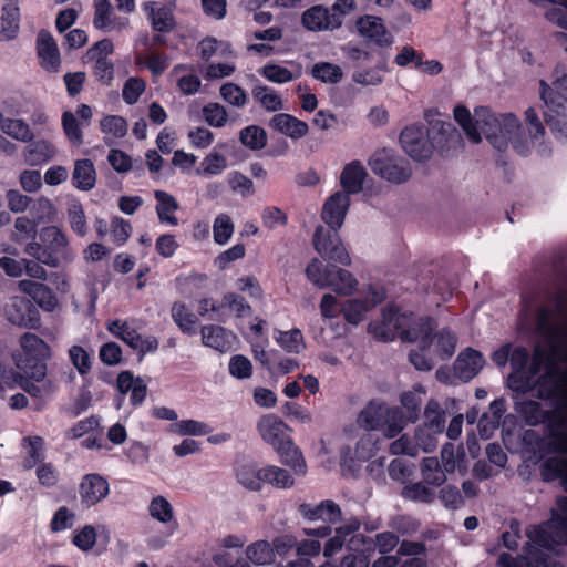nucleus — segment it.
<instances>
[{"instance_id": "f257e3e1", "label": "nucleus", "mask_w": 567, "mask_h": 567, "mask_svg": "<svg viewBox=\"0 0 567 567\" xmlns=\"http://www.w3.org/2000/svg\"><path fill=\"white\" fill-rule=\"evenodd\" d=\"M557 308L561 318L553 322H549V312L545 308L538 309L537 330L548 340L551 355L565 367H558L538 348L528 365L527 349L517 347L511 350L513 372L508 377V386L517 393L534 391L537 398L554 401L549 444L567 451V300H560Z\"/></svg>"}, {"instance_id": "f03ea898", "label": "nucleus", "mask_w": 567, "mask_h": 567, "mask_svg": "<svg viewBox=\"0 0 567 567\" xmlns=\"http://www.w3.org/2000/svg\"><path fill=\"white\" fill-rule=\"evenodd\" d=\"M453 115L472 143H480L484 135L498 151H505L511 145L520 156L528 155L533 148L540 155L549 153L544 143L545 128L534 106L525 111V128L516 115H495L485 106L476 107L474 114H471L465 105L457 104Z\"/></svg>"}, {"instance_id": "7ed1b4c3", "label": "nucleus", "mask_w": 567, "mask_h": 567, "mask_svg": "<svg viewBox=\"0 0 567 567\" xmlns=\"http://www.w3.org/2000/svg\"><path fill=\"white\" fill-rule=\"evenodd\" d=\"M550 421L546 446L558 455L546 456L539 464L540 477L544 482L559 481L566 495L556 498L555 507L548 522L529 526L526 536L533 543L549 548L553 545L567 544V451H559L550 446Z\"/></svg>"}, {"instance_id": "20e7f679", "label": "nucleus", "mask_w": 567, "mask_h": 567, "mask_svg": "<svg viewBox=\"0 0 567 567\" xmlns=\"http://www.w3.org/2000/svg\"><path fill=\"white\" fill-rule=\"evenodd\" d=\"M21 351L12 353V360L22 377L19 386L40 401L49 399L56 390L54 380L47 378V364L50 347L34 333L27 332L20 338Z\"/></svg>"}, {"instance_id": "39448f33", "label": "nucleus", "mask_w": 567, "mask_h": 567, "mask_svg": "<svg viewBox=\"0 0 567 567\" xmlns=\"http://www.w3.org/2000/svg\"><path fill=\"white\" fill-rule=\"evenodd\" d=\"M256 429L261 440L275 450L284 465L290 467L295 475H306L307 464L302 452L291 439V429L278 415H261Z\"/></svg>"}, {"instance_id": "423d86ee", "label": "nucleus", "mask_w": 567, "mask_h": 567, "mask_svg": "<svg viewBox=\"0 0 567 567\" xmlns=\"http://www.w3.org/2000/svg\"><path fill=\"white\" fill-rule=\"evenodd\" d=\"M454 137L458 135L451 123L434 121L429 131L420 125L405 127L400 142L409 156L415 161H424L431 156L434 147L450 145Z\"/></svg>"}, {"instance_id": "0eeeda50", "label": "nucleus", "mask_w": 567, "mask_h": 567, "mask_svg": "<svg viewBox=\"0 0 567 567\" xmlns=\"http://www.w3.org/2000/svg\"><path fill=\"white\" fill-rule=\"evenodd\" d=\"M539 95L544 103V116L557 140H567V74L559 75L549 85L546 81H539Z\"/></svg>"}, {"instance_id": "6e6552de", "label": "nucleus", "mask_w": 567, "mask_h": 567, "mask_svg": "<svg viewBox=\"0 0 567 567\" xmlns=\"http://www.w3.org/2000/svg\"><path fill=\"white\" fill-rule=\"evenodd\" d=\"M414 324V330L406 332L409 342L420 343L422 351L430 350L437 360L444 361L454 354L457 337L452 330L442 328L433 334L436 324L429 317L419 318Z\"/></svg>"}, {"instance_id": "1a4fd4ad", "label": "nucleus", "mask_w": 567, "mask_h": 567, "mask_svg": "<svg viewBox=\"0 0 567 567\" xmlns=\"http://www.w3.org/2000/svg\"><path fill=\"white\" fill-rule=\"evenodd\" d=\"M357 423L365 431L381 430L389 439L395 437L405 426L402 411L381 400H371L358 414Z\"/></svg>"}, {"instance_id": "9d476101", "label": "nucleus", "mask_w": 567, "mask_h": 567, "mask_svg": "<svg viewBox=\"0 0 567 567\" xmlns=\"http://www.w3.org/2000/svg\"><path fill=\"white\" fill-rule=\"evenodd\" d=\"M306 276L316 287L330 289L341 297L352 296L359 286L352 272L336 265H323L318 258L309 262Z\"/></svg>"}, {"instance_id": "9b49d317", "label": "nucleus", "mask_w": 567, "mask_h": 567, "mask_svg": "<svg viewBox=\"0 0 567 567\" xmlns=\"http://www.w3.org/2000/svg\"><path fill=\"white\" fill-rule=\"evenodd\" d=\"M40 240L27 244L25 254L49 267H58L61 261L71 259L69 239L56 226L42 228Z\"/></svg>"}, {"instance_id": "f8f14e48", "label": "nucleus", "mask_w": 567, "mask_h": 567, "mask_svg": "<svg viewBox=\"0 0 567 567\" xmlns=\"http://www.w3.org/2000/svg\"><path fill=\"white\" fill-rule=\"evenodd\" d=\"M420 317L412 313H399L398 310L390 306L382 311L381 321H373L369 323V332L377 339L382 341H391L395 337L408 341L406 332L414 330V321Z\"/></svg>"}, {"instance_id": "ddd939ff", "label": "nucleus", "mask_w": 567, "mask_h": 567, "mask_svg": "<svg viewBox=\"0 0 567 567\" xmlns=\"http://www.w3.org/2000/svg\"><path fill=\"white\" fill-rule=\"evenodd\" d=\"M558 545L545 548L528 539L524 555L514 559L509 554L498 557V567H564L558 560Z\"/></svg>"}, {"instance_id": "4468645a", "label": "nucleus", "mask_w": 567, "mask_h": 567, "mask_svg": "<svg viewBox=\"0 0 567 567\" xmlns=\"http://www.w3.org/2000/svg\"><path fill=\"white\" fill-rule=\"evenodd\" d=\"M369 165L375 175L393 184L405 183L412 175L410 163L386 148L375 152Z\"/></svg>"}, {"instance_id": "2eb2a0df", "label": "nucleus", "mask_w": 567, "mask_h": 567, "mask_svg": "<svg viewBox=\"0 0 567 567\" xmlns=\"http://www.w3.org/2000/svg\"><path fill=\"white\" fill-rule=\"evenodd\" d=\"M363 292V298H351L342 303V315L348 323L362 322L368 312L386 298V290L380 284H370Z\"/></svg>"}, {"instance_id": "dca6fc26", "label": "nucleus", "mask_w": 567, "mask_h": 567, "mask_svg": "<svg viewBox=\"0 0 567 567\" xmlns=\"http://www.w3.org/2000/svg\"><path fill=\"white\" fill-rule=\"evenodd\" d=\"M147 512L153 519L163 524L167 528V532L163 536H152L148 539V546L151 548L159 549L167 543L168 538L174 534L177 527L174 508L166 497L157 495L152 497L150 501Z\"/></svg>"}, {"instance_id": "f3484780", "label": "nucleus", "mask_w": 567, "mask_h": 567, "mask_svg": "<svg viewBox=\"0 0 567 567\" xmlns=\"http://www.w3.org/2000/svg\"><path fill=\"white\" fill-rule=\"evenodd\" d=\"M107 330L142 355L158 349V340L155 337L140 334L130 321L120 319L110 321Z\"/></svg>"}, {"instance_id": "a211bd4d", "label": "nucleus", "mask_w": 567, "mask_h": 567, "mask_svg": "<svg viewBox=\"0 0 567 567\" xmlns=\"http://www.w3.org/2000/svg\"><path fill=\"white\" fill-rule=\"evenodd\" d=\"M313 246L323 258L343 266L351 264V258L341 241L338 229H326L322 226L317 227L313 236Z\"/></svg>"}, {"instance_id": "6ab92c4d", "label": "nucleus", "mask_w": 567, "mask_h": 567, "mask_svg": "<svg viewBox=\"0 0 567 567\" xmlns=\"http://www.w3.org/2000/svg\"><path fill=\"white\" fill-rule=\"evenodd\" d=\"M7 319L16 326L37 329L40 324V316L35 306L27 298L13 297L6 306Z\"/></svg>"}, {"instance_id": "aec40b11", "label": "nucleus", "mask_w": 567, "mask_h": 567, "mask_svg": "<svg viewBox=\"0 0 567 567\" xmlns=\"http://www.w3.org/2000/svg\"><path fill=\"white\" fill-rule=\"evenodd\" d=\"M360 528V522L355 518L349 519L344 525L336 529V534L329 538L323 548V555L326 557L333 556L341 550L344 543H349V548L355 550L357 545L360 542H364L363 537L354 535Z\"/></svg>"}, {"instance_id": "412c9836", "label": "nucleus", "mask_w": 567, "mask_h": 567, "mask_svg": "<svg viewBox=\"0 0 567 567\" xmlns=\"http://www.w3.org/2000/svg\"><path fill=\"white\" fill-rule=\"evenodd\" d=\"M110 493L109 482L100 474H86L80 484L79 494L82 504L87 507L103 501Z\"/></svg>"}, {"instance_id": "4be33fe9", "label": "nucleus", "mask_w": 567, "mask_h": 567, "mask_svg": "<svg viewBox=\"0 0 567 567\" xmlns=\"http://www.w3.org/2000/svg\"><path fill=\"white\" fill-rule=\"evenodd\" d=\"M350 206L348 194L338 190L323 204L321 218L332 229H339Z\"/></svg>"}, {"instance_id": "5701e85b", "label": "nucleus", "mask_w": 567, "mask_h": 567, "mask_svg": "<svg viewBox=\"0 0 567 567\" xmlns=\"http://www.w3.org/2000/svg\"><path fill=\"white\" fill-rule=\"evenodd\" d=\"M93 24L104 32L122 31L130 25L127 18L116 17L109 0H94Z\"/></svg>"}, {"instance_id": "b1692460", "label": "nucleus", "mask_w": 567, "mask_h": 567, "mask_svg": "<svg viewBox=\"0 0 567 567\" xmlns=\"http://www.w3.org/2000/svg\"><path fill=\"white\" fill-rule=\"evenodd\" d=\"M142 8L154 31L167 33L174 30L176 23L173 9L169 6L157 1H146Z\"/></svg>"}, {"instance_id": "393cba45", "label": "nucleus", "mask_w": 567, "mask_h": 567, "mask_svg": "<svg viewBox=\"0 0 567 567\" xmlns=\"http://www.w3.org/2000/svg\"><path fill=\"white\" fill-rule=\"evenodd\" d=\"M37 52L40 65L51 73L60 69L61 58L58 45L52 35L47 31H40L37 38Z\"/></svg>"}, {"instance_id": "a878e982", "label": "nucleus", "mask_w": 567, "mask_h": 567, "mask_svg": "<svg viewBox=\"0 0 567 567\" xmlns=\"http://www.w3.org/2000/svg\"><path fill=\"white\" fill-rule=\"evenodd\" d=\"M368 172L360 161H351L344 165L340 173L339 183L341 192L350 195L362 192Z\"/></svg>"}, {"instance_id": "bb28decb", "label": "nucleus", "mask_w": 567, "mask_h": 567, "mask_svg": "<svg viewBox=\"0 0 567 567\" xmlns=\"http://www.w3.org/2000/svg\"><path fill=\"white\" fill-rule=\"evenodd\" d=\"M355 27L361 37L378 45H389L392 42V37L379 17L363 16L357 20Z\"/></svg>"}, {"instance_id": "cd10ccee", "label": "nucleus", "mask_w": 567, "mask_h": 567, "mask_svg": "<svg viewBox=\"0 0 567 567\" xmlns=\"http://www.w3.org/2000/svg\"><path fill=\"white\" fill-rule=\"evenodd\" d=\"M484 363L485 361L482 354L478 351L468 348L457 355L453 369L460 381L468 382L477 375L484 367Z\"/></svg>"}, {"instance_id": "c85d7f7f", "label": "nucleus", "mask_w": 567, "mask_h": 567, "mask_svg": "<svg viewBox=\"0 0 567 567\" xmlns=\"http://www.w3.org/2000/svg\"><path fill=\"white\" fill-rule=\"evenodd\" d=\"M200 332L203 344L219 352L230 351L236 341V336L220 326H204Z\"/></svg>"}, {"instance_id": "c756f323", "label": "nucleus", "mask_w": 567, "mask_h": 567, "mask_svg": "<svg viewBox=\"0 0 567 567\" xmlns=\"http://www.w3.org/2000/svg\"><path fill=\"white\" fill-rule=\"evenodd\" d=\"M378 440L371 433L363 434L355 444V447L347 449L342 452V462L350 467L355 463H362L370 460L377 450Z\"/></svg>"}, {"instance_id": "7c9ffc66", "label": "nucleus", "mask_w": 567, "mask_h": 567, "mask_svg": "<svg viewBox=\"0 0 567 567\" xmlns=\"http://www.w3.org/2000/svg\"><path fill=\"white\" fill-rule=\"evenodd\" d=\"M18 286L22 292L29 295L43 310L53 311L58 307V299L52 290L44 284L32 280H21Z\"/></svg>"}, {"instance_id": "2f4dec72", "label": "nucleus", "mask_w": 567, "mask_h": 567, "mask_svg": "<svg viewBox=\"0 0 567 567\" xmlns=\"http://www.w3.org/2000/svg\"><path fill=\"white\" fill-rule=\"evenodd\" d=\"M117 389L121 394L130 393V402L136 406L145 400L147 386L143 379L134 377L130 371H123L116 380Z\"/></svg>"}, {"instance_id": "473e14b6", "label": "nucleus", "mask_w": 567, "mask_h": 567, "mask_svg": "<svg viewBox=\"0 0 567 567\" xmlns=\"http://www.w3.org/2000/svg\"><path fill=\"white\" fill-rule=\"evenodd\" d=\"M302 24L310 31H321L338 28L341 21L331 17L327 8L315 6L302 14Z\"/></svg>"}, {"instance_id": "72a5a7b5", "label": "nucleus", "mask_w": 567, "mask_h": 567, "mask_svg": "<svg viewBox=\"0 0 567 567\" xmlns=\"http://www.w3.org/2000/svg\"><path fill=\"white\" fill-rule=\"evenodd\" d=\"M300 513L309 520H322L327 524H336L341 517L339 506L332 501H323L316 506L302 504L300 506Z\"/></svg>"}, {"instance_id": "f704fd0d", "label": "nucleus", "mask_w": 567, "mask_h": 567, "mask_svg": "<svg viewBox=\"0 0 567 567\" xmlns=\"http://www.w3.org/2000/svg\"><path fill=\"white\" fill-rule=\"evenodd\" d=\"M270 125L281 134H285L293 140H298L307 135L308 124L290 114L279 113L276 114Z\"/></svg>"}, {"instance_id": "c9c22d12", "label": "nucleus", "mask_w": 567, "mask_h": 567, "mask_svg": "<svg viewBox=\"0 0 567 567\" xmlns=\"http://www.w3.org/2000/svg\"><path fill=\"white\" fill-rule=\"evenodd\" d=\"M55 146L47 140H38L28 144L23 150L24 162L30 166L42 165L54 157Z\"/></svg>"}, {"instance_id": "e433bc0d", "label": "nucleus", "mask_w": 567, "mask_h": 567, "mask_svg": "<svg viewBox=\"0 0 567 567\" xmlns=\"http://www.w3.org/2000/svg\"><path fill=\"white\" fill-rule=\"evenodd\" d=\"M73 186L83 192L91 190L96 183L94 164L90 159H78L72 173Z\"/></svg>"}, {"instance_id": "4c0bfd02", "label": "nucleus", "mask_w": 567, "mask_h": 567, "mask_svg": "<svg viewBox=\"0 0 567 567\" xmlns=\"http://www.w3.org/2000/svg\"><path fill=\"white\" fill-rule=\"evenodd\" d=\"M154 197L157 202L156 213L159 221L171 226H176L178 220L175 216V212L179 207L177 200L164 190H155Z\"/></svg>"}, {"instance_id": "58836bf2", "label": "nucleus", "mask_w": 567, "mask_h": 567, "mask_svg": "<svg viewBox=\"0 0 567 567\" xmlns=\"http://www.w3.org/2000/svg\"><path fill=\"white\" fill-rule=\"evenodd\" d=\"M100 128L104 134V142L113 145L126 135L127 122L118 115H106L101 120Z\"/></svg>"}, {"instance_id": "ea45409f", "label": "nucleus", "mask_w": 567, "mask_h": 567, "mask_svg": "<svg viewBox=\"0 0 567 567\" xmlns=\"http://www.w3.org/2000/svg\"><path fill=\"white\" fill-rule=\"evenodd\" d=\"M19 7L17 0H7L2 8L0 37L3 40L13 39L19 29Z\"/></svg>"}, {"instance_id": "a19ab883", "label": "nucleus", "mask_w": 567, "mask_h": 567, "mask_svg": "<svg viewBox=\"0 0 567 567\" xmlns=\"http://www.w3.org/2000/svg\"><path fill=\"white\" fill-rule=\"evenodd\" d=\"M331 529L328 525L318 528L306 529L305 533L309 536L297 545V554L299 556H317L320 553L321 544L320 538H324L330 534Z\"/></svg>"}, {"instance_id": "79ce46f5", "label": "nucleus", "mask_w": 567, "mask_h": 567, "mask_svg": "<svg viewBox=\"0 0 567 567\" xmlns=\"http://www.w3.org/2000/svg\"><path fill=\"white\" fill-rule=\"evenodd\" d=\"M426 394L425 388L421 384L414 385L411 390L401 394L400 401L406 411V419L415 422L419 419L421 405Z\"/></svg>"}, {"instance_id": "37998d69", "label": "nucleus", "mask_w": 567, "mask_h": 567, "mask_svg": "<svg viewBox=\"0 0 567 567\" xmlns=\"http://www.w3.org/2000/svg\"><path fill=\"white\" fill-rule=\"evenodd\" d=\"M264 484L278 489H288L295 485L293 474L277 465L262 466Z\"/></svg>"}, {"instance_id": "c03bdc74", "label": "nucleus", "mask_w": 567, "mask_h": 567, "mask_svg": "<svg viewBox=\"0 0 567 567\" xmlns=\"http://www.w3.org/2000/svg\"><path fill=\"white\" fill-rule=\"evenodd\" d=\"M236 480L247 489L260 491L264 484L262 467H257L250 463L238 465L236 468Z\"/></svg>"}, {"instance_id": "a18cd8bd", "label": "nucleus", "mask_w": 567, "mask_h": 567, "mask_svg": "<svg viewBox=\"0 0 567 567\" xmlns=\"http://www.w3.org/2000/svg\"><path fill=\"white\" fill-rule=\"evenodd\" d=\"M388 72L385 62L378 63L370 69H357L353 71L351 79L355 84L361 86H379L384 81V73Z\"/></svg>"}, {"instance_id": "49530a36", "label": "nucleus", "mask_w": 567, "mask_h": 567, "mask_svg": "<svg viewBox=\"0 0 567 567\" xmlns=\"http://www.w3.org/2000/svg\"><path fill=\"white\" fill-rule=\"evenodd\" d=\"M311 76L324 84L336 85L340 83L344 73L340 65L330 62H317L310 69Z\"/></svg>"}, {"instance_id": "de8ad7c7", "label": "nucleus", "mask_w": 567, "mask_h": 567, "mask_svg": "<svg viewBox=\"0 0 567 567\" xmlns=\"http://www.w3.org/2000/svg\"><path fill=\"white\" fill-rule=\"evenodd\" d=\"M274 339L288 353L298 354L306 348L302 332L299 329L289 331L275 329Z\"/></svg>"}, {"instance_id": "09e8293b", "label": "nucleus", "mask_w": 567, "mask_h": 567, "mask_svg": "<svg viewBox=\"0 0 567 567\" xmlns=\"http://www.w3.org/2000/svg\"><path fill=\"white\" fill-rule=\"evenodd\" d=\"M446 413L440 403L431 399L424 409V426L434 434H440L445 427Z\"/></svg>"}, {"instance_id": "8fccbe9b", "label": "nucleus", "mask_w": 567, "mask_h": 567, "mask_svg": "<svg viewBox=\"0 0 567 567\" xmlns=\"http://www.w3.org/2000/svg\"><path fill=\"white\" fill-rule=\"evenodd\" d=\"M172 318L184 333H196L197 317L184 303L175 302L172 306Z\"/></svg>"}, {"instance_id": "3c124183", "label": "nucleus", "mask_w": 567, "mask_h": 567, "mask_svg": "<svg viewBox=\"0 0 567 567\" xmlns=\"http://www.w3.org/2000/svg\"><path fill=\"white\" fill-rule=\"evenodd\" d=\"M247 558L255 565H268L275 560L272 546L267 540H257L246 548Z\"/></svg>"}, {"instance_id": "603ef678", "label": "nucleus", "mask_w": 567, "mask_h": 567, "mask_svg": "<svg viewBox=\"0 0 567 567\" xmlns=\"http://www.w3.org/2000/svg\"><path fill=\"white\" fill-rule=\"evenodd\" d=\"M251 94L267 111L276 112L282 109L281 97L274 89L258 84L254 86Z\"/></svg>"}, {"instance_id": "864d4df0", "label": "nucleus", "mask_w": 567, "mask_h": 567, "mask_svg": "<svg viewBox=\"0 0 567 567\" xmlns=\"http://www.w3.org/2000/svg\"><path fill=\"white\" fill-rule=\"evenodd\" d=\"M169 431L181 436H203L210 433L212 429L205 422L188 419L175 422Z\"/></svg>"}, {"instance_id": "5fc2aeb1", "label": "nucleus", "mask_w": 567, "mask_h": 567, "mask_svg": "<svg viewBox=\"0 0 567 567\" xmlns=\"http://www.w3.org/2000/svg\"><path fill=\"white\" fill-rule=\"evenodd\" d=\"M227 167V159L223 154L212 152L200 163L196 174L204 177H210L221 174Z\"/></svg>"}, {"instance_id": "6e6d98bb", "label": "nucleus", "mask_w": 567, "mask_h": 567, "mask_svg": "<svg viewBox=\"0 0 567 567\" xmlns=\"http://www.w3.org/2000/svg\"><path fill=\"white\" fill-rule=\"evenodd\" d=\"M235 225L233 219L227 214H219L216 216L213 224L214 241L217 245H226L233 237Z\"/></svg>"}, {"instance_id": "4d7b16f0", "label": "nucleus", "mask_w": 567, "mask_h": 567, "mask_svg": "<svg viewBox=\"0 0 567 567\" xmlns=\"http://www.w3.org/2000/svg\"><path fill=\"white\" fill-rule=\"evenodd\" d=\"M135 63L136 65H145L153 75H161L168 68L169 59L167 55L150 51L145 54H137Z\"/></svg>"}, {"instance_id": "13d9d810", "label": "nucleus", "mask_w": 567, "mask_h": 567, "mask_svg": "<svg viewBox=\"0 0 567 567\" xmlns=\"http://www.w3.org/2000/svg\"><path fill=\"white\" fill-rule=\"evenodd\" d=\"M23 447L28 454L25 466L28 468L34 467L38 463L44 460V441L40 436H29L23 439Z\"/></svg>"}, {"instance_id": "bf43d9fd", "label": "nucleus", "mask_w": 567, "mask_h": 567, "mask_svg": "<svg viewBox=\"0 0 567 567\" xmlns=\"http://www.w3.org/2000/svg\"><path fill=\"white\" fill-rule=\"evenodd\" d=\"M545 19L561 29L556 31L553 37L557 43L564 44L567 41V11L550 8L545 12Z\"/></svg>"}, {"instance_id": "052dcab7", "label": "nucleus", "mask_w": 567, "mask_h": 567, "mask_svg": "<svg viewBox=\"0 0 567 567\" xmlns=\"http://www.w3.org/2000/svg\"><path fill=\"white\" fill-rule=\"evenodd\" d=\"M240 142L251 150H261L267 143V134L260 126L250 125L240 132Z\"/></svg>"}, {"instance_id": "680f3d73", "label": "nucleus", "mask_w": 567, "mask_h": 567, "mask_svg": "<svg viewBox=\"0 0 567 567\" xmlns=\"http://www.w3.org/2000/svg\"><path fill=\"white\" fill-rule=\"evenodd\" d=\"M421 471L424 481L429 484L439 486L446 480L445 472L435 457H425Z\"/></svg>"}, {"instance_id": "e2e57ef3", "label": "nucleus", "mask_w": 567, "mask_h": 567, "mask_svg": "<svg viewBox=\"0 0 567 567\" xmlns=\"http://www.w3.org/2000/svg\"><path fill=\"white\" fill-rule=\"evenodd\" d=\"M515 411L523 415L529 425H535L543 420V409L536 401H515Z\"/></svg>"}, {"instance_id": "0e129e2a", "label": "nucleus", "mask_w": 567, "mask_h": 567, "mask_svg": "<svg viewBox=\"0 0 567 567\" xmlns=\"http://www.w3.org/2000/svg\"><path fill=\"white\" fill-rule=\"evenodd\" d=\"M68 221L72 230L83 237L87 233L86 219L83 207L80 203L74 202L68 208Z\"/></svg>"}, {"instance_id": "69168bd1", "label": "nucleus", "mask_w": 567, "mask_h": 567, "mask_svg": "<svg viewBox=\"0 0 567 567\" xmlns=\"http://www.w3.org/2000/svg\"><path fill=\"white\" fill-rule=\"evenodd\" d=\"M1 128L6 134L19 141H28L32 137V133L29 125L24 123L22 120H2Z\"/></svg>"}, {"instance_id": "338daca9", "label": "nucleus", "mask_w": 567, "mask_h": 567, "mask_svg": "<svg viewBox=\"0 0 567 567\" xmlns=\"http://www.w3.org/2000/svg\"><path fill=\"white\" fill-rule=\"evenodd\" d=\"M37 235V225L28 217H18L14 221L13 240L24 243L27 240L34 241Z\"/></svg>"}, {"instance_id": "774afa93", "label": "nucleus", "mask_w": 567, "mask_h": 567, "mask_svg": "<svg viewBox=\"0 0 567 567\" xmlns=\"http://www.w3.org/2000/svg\"><path fill=\"white\" fill-rule=\"evenodd\" d=\"M260 74L266 78L268 81L277 84H284L292 81L298 75H293V73L285 66L278 64H267L260 70Z\"/></svg>"}]
</instances>
